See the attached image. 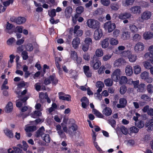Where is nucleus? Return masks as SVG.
<instances>
[{"label": "nucleus", "instance_id": "obj_58", "mask_svg": "<svg viewBox=\"0 0 153 153\" xmlns=\"http://www.w3.org/2000/svg\"><path fill=\"white\" fill-rule=\"evenodd\" d=\"M108 123L114 128L115 127L116 125V121L112 119H110L108 120Z\"/></svg>", "mask_w": 153, "mask_h": 153}, {"label": "nucleus", "instance_id": "obj_33", "mask_svg": "<svg viewBox=\"0 0 153 153\" xmlns=\"http://www.w3.org/2000/svg\"><path fill=\"white\" fill-rule=\"evenodd\" d=\"M104 82L105 85L107 86H111L113 84L112 80L110 78H108L104 80Z\"/></svg>", "mask_w": 153, "mask_h": 153}, {"label": "nucleus", "instance_id": "obj_4", "mask_svg": "<svg viewBox=\"0 0 153 153\" xmlns=\"http://www.w3.org/2000/svg\"><path fill=\"white\" fill-rule=\"evenodd\" d=\"M80 28L79 26L76 25L74 26V30L73 29H71L70 30V33L73 30L74 36H81L82 34L83 31L82 30L80 29Z\"/></svg>", "mask_w": 153, "mask_h": 153}, {"label": "nucleus", "instance_id": "obj_31", "mask_svg": "<svg viewBox=\"0 0 153 153\" xmlns=\"http://www.w3.org/2000/svg\"><path fill=\"white\" fill-rule=\"evenodd\" d=\"M130 32L128 31L124 32L122 35V38L123 39H127L130 37Z\"/></svg>", "mask_w": 153, "mask_h": 153}, {"label": "nucleus", "instance_id": "obj_23", "mask_svg": "<svg viewBox=\"0 0 153 153\" xmlns=\"http://www.w3.org/2000/svg\"><path fill=\"white\" fill-rule=\"evenodd\" d=\"M103 114L107 116L111 115L112 113V111L111 109L109 107H106L102 111Z\"/></svg>", "mask_w": 153, "mask_h": 153}, {"label": "nucleus", "instance_id": "obj_17", "mask_svg": "<svg viewBox=\"0 0 153 153\" xmlns=\"http://www.w3.org/2000/svg\"><path fill=\"white\" fill-rule=\"evenodd\" d=\"M13 103L10 102H9L5 108V111L7 113L11 112L13 109Z\"/></svg>", "mask_w": 153, "mask_h": 153}, {"label": "nucleus", "instance_id": "obj_35", "mask_svg": "<svg viewBox=\"0 0 153 153\" xmlns=\"http://www.w3.org/2000/svg\"><path fill=\"white\" fill-rule=\"evenodd\" d=\"M134 73L136 74L140 73L141 71V68L138 65H136L134 67Z\"/></svg>", "mask_w": 153, "mask_h": 153}, {"label": "nucleus", "instance_id": "obj_18", "mask_svg": "<svg viewBox=\"0 0 153 153\" xmlns=\"http://www.w3.org/2000/svg\"><path fill=\"white\" fill-rule=\"evenodd\" d=\"M82 102V106L83 108H86L88 105L89 101L87 98L85 97H82L81 100Z\"/></svg>", "mask_w": 153, "mask_h": 153}, {"label": "nucleus", "instance_id": "obj_27", "mask_svg": "<svg viewBox=\"0 0 153 153\" xmlns=\"http://www.w3.org/2000/svg\"><path fill=\"white\" fill-rule=\"evenodd\" d=\"M145 85L144 83H141L139 84L137 88V91L139 92H143L145 90Z\"/></svg>", "mask_w": 153, "mask_h": 153}, {"label": "nucleus", "instance_id": "obj_28", "mask_svg": "<svg viewBox=\"0 0 153 153\" xmlns=\"http://www.w3.org/2000/svg\"><path fill=\"white\" fill-rule=\"evenodd\" d=\"M49 79H50L51 82L53 85H56L58 82V80L54 75L50 76Z\"/></svg>", "mask_w": 153, "mask_h": 153}, {"label": "nucleus", "instance_id": "obj_3", "mask_svg": "<svg viewBox=\"0 0 153 153\" xmlns=\"http://www.w3.org/2000/svg\"><path fill=\"white\" fill-rule=\"evenodd\" d=\"M104 28L109 32H111L116 28V25L114 23H111V21H109L105 23Z\"/></svg>", "mask_w": 153, "mask_h": 153}, {"label": "nucleus", "instance_id": "obj_44", "mask_svg": "<svg viewBox=\"0 0 153 153\" xmlns=\"http://www.w3.org/2000/svg\"><path fill=\"white\" fill-rule=\"evenodd\" d=\"M135 124L136 126L140 128H143L144 126V123L141 121H136Z\"/></svg>", "mask_w": 153, "mask_h": 153}, {"label": "nucleus", "instance_id": "obj_37", "mask_svg": "<svg viewBox=\"0 0 153 153\" xmlns=\"http://www.w3.org/2000/svg\"><path fill=\"white\" fill-rule=\"evenodd\" d=\"M93 112L94 114L98 117L103 118L104 117V116L100 112L95 109H93Z\"/></svg>", "mask_w": 153, "mask_h": 153}, {"label": "nucleus", "instance_id": "obj_30", "mask_svg": "<svg viewBox=\"0 0 153 153\" xmlns=\"http://www.w3.org/2000/svg\"><path fill=\"white\" fill-rule=\"evenodd\" d=\"M26 21V19L23 17H19L17 18L16 23L20 25L24 23Z\"/></svg>", "mask_w": 153, "mask_h": 153}, {"label": "nucleus", "instance_id": "obj_7", "mask_svg": "<svg viewBox=\"0 0 153 153\" xmlns=\"http://www.w3.org/2000/svg\"><path fill=\"white\" fill-rule=\"evenodd\" d=\"M144 49V45L142 43L139 42L136 43L134 47V51L137 53H140Z\"/></svg>", "mask_w": 153, "mask_h": 153}, {"label": "nucleus", "instance_id": "obj_43", "mask_svg": "<svg viewBox=\"0 0 153 153\" xmlns=\"http://www.w3.org/2000/svg\"><path fill=\"white\" fill-rule=\"evenodd\" d=\"M149 76V73L146 71L142 72L140 74V77L142 79L145 80Z\"/></svg>", "mask_w": 153, "mask_h": 153}, {"label": "nucleus", "instance_id": "obj_2", "mask_svg": "<svg viewBox=\"0 0 153 153\" xmlns=\"http://www.w3.org/2000/svg\"><path fill=\"white\" fill-rule=\"evenodd\" d=\"M91 65L94 69L96 70L100 66L101 62L98 60L97 57L94 56L92 59L91 61Z\"/></svg>", "mask_w": 153, "mask_h": 153}, {"label": "nucleus", "instance_id": "obj_64", "mask_svg": "<svg viewBox=\"0 0 153 153\" xmlns=\"http://www.w3.org/2000/svg\"><path fill=\"white\" fill-rule=\"evenodd\" d=\"M48 14L51 17H53L55 16L56 15L55 10L53 9L50 11L48 10Z\"/></svg>", "mask_w": 153, "mask_h": 153}, {"label": "nucleus", "instance_id": "obj_19", "mask_svg": "<svg viewBox=\"0 0 153 153\" xmlns=\"http://www.w3.org/2000/svg\"><path fill=\"white\" fill-rule=\"evenodd\" d=\"M44 131L45 129L44 127L43 126H42L36 132L35 136L36 137H39L40 136L42 137V134H44Z\"/></svg>", "mask_w": 153, "mask_h": 153}, {"label": "nucleus", "instance_id": "obj_39", "mask_svg": "<svg viewBox=\"0 0 153 153\" xmlns=\"http://www.w3.org/2000/svg\"><path fill=\"white\" fill-rule=\"evenodd\" d=\"M25 130L26 132H28L36 130V128L35 126H30L27 127Z\"/></svg>", "mask_w": 153, "mask_h": 153}, {"label": "nucleus", "instance_id": "obj_42", "mask_svg": "<svg viewBox=\"0 0 153 153\" xmlns=\"http://www.w3.org/2000/svg\"><path fill=\"white\" fill-rule=\"evenodd\" d=\"M110 8L112 10L117 11L120 8V5L116 3L111 4L110 5Z\"/></svg>", "mask_w": 153, "mask_h": 153}, {"label": "nucleus", "instance_id": "obj_53", "mask_svg": "<svg viewBox=\"0 0 153 153\" xmlns=\"http://www.w3.org/2000/svg\"><path fill=\"white\" fill-rule=\"evenodd\" d=\"M23 27L22 26H17L15 29L14 32L15 33L19 32L22 33Z\"/></svg>", "mask_w": 153, "mask_h": 153}, {"label": "nucleus", "instance_id": "obj_20", "mask_svg": "<svg viewBox=\"0 0 153 153\" xmlns=\"http://www.w3.org/2000/svg\"><path fill=\"white\" fill-rule=\"evenodd\" d=\"M13 27V25L8 22L6 25V32L9 34H12L13 32L12 29Z\"/></svg>", "mask_w": 153, "mask_h": 153}, {"label": "nucleus", "instance_id": "obj_48", "mask_svg": "<svg viewBox=\"0 0 153 153\" xmlns=\"http://www.w3.org/2000/svg\"><path fill=\"white\" fill-rule=\"evenodd\" d=\"M26 50L28 51H31L33 50V46L31 43H28L25 45Z\"/></svg>", "mask_w": 153, "mask_h": 153}, {"label": "nucleus", "instance_id": "obj_41", "mask_svg": "<svg viewBox=\"0 0 153 153\" xmlns=\"http://www.w3.org/2000/svg\"><path fill=\"white\" fill-rule=\"evenodd\" d=\"M15 57V56L13 54H11L10 56V60L8 62V67L10 68L12 66V64L13 62V59Z\"/></svg>", "mask_w": 153, "mask_h": 153}, {"label": "nucleus", "instance_id": "obj_8", "mask_svg": "<svg viewBox=\"0 0 153 153\" xmlns=\"http://www.w3.org/2000/svg\"><path fill=\"white\" fill-rule=\"evenodd\" d=\"M131 13L134 14H140L141 12V8L140 6H135L129 9Z\"/></svg>", "mask_w": 153, "mask_h": 153}, {"label": "nucleus", "instance_id": "obj_45", "mask_svg": "<svg viewBox=\"0 0 153 153\" xmlns=\"http://www.w3.org/2000/svg\"><path fill=\"white\" fill-rule=\"evenodd\" d=\"M146 89L149 93L152 94L153 93V85L152 84H148L146 86Z\"/></svg>", "mask_w": 153, "mask_h": 153}, {"label": "nucleus", "instance_id": "obj_63", "mask_svg": "<svg viewBox=\"0 0 153 153\" xmlns=\"http://www.w3.org/2000/svg\"><path fill=\"white\" fill-rule=\"evenodd\" d=\"M84 8L82 6H79L77 7L76 9V11L77 13L81 14L84 11Z\"/></svg>", "mask_w": 153, "mask_h": 153}, {"label": "nucleus", "instance_id": "obj_22", "mask_svg": "<svg viewBox=\"0 0 153 153\" xmlns=\"http://www.w3.org/2000/svg\"><path fill=\"white\" fill-rule=\"evenodd\" d=\"M143 37L145 39H149L153 37V33L150 32H145L143 35Z\"/></svg>", "mask_w": 153, "mask_h": 153}, {"label": "nucleus", "instance_id": "obj_16", "mask_svg": "<svg viewBox=\"0 0 153 153\" xmlns=\"http://www.w3.org/2000/svg\"><path fill=\"white\" fill-rule=\"evenodd\" d=\"M73 9L70 6L67 7L65 10V17L67 18H69L72 13Z\"/></svg>", "mask_w": 153, "mask_h": 153}, {"label": "nucleus", "instance_id": "obj_9", "mask_svg": "<svg viewBox=\"0 0 153 153\" xmlns=\"http://www.w3.org/2000/svg\"><path fill=\"white\" fill-rule=\"evenodd\" d=\"M120 70L119 69L115 70L111 75V78L112 79L115 81L117 82L120 76Z\"/></svg>", "mask_w": 153, "mask_h": 153}, {"label": "nucleus", "instance_id": "obj_14", "mask_svg": "<svg viewBox=\"0 0 153 153\" xmlns=\"http://www.w3.org/2000/svg\"><path fill=\"white\" fill-rule=\"evenodd\" d=\"M84 72L87 77H90L92 76V73L90 69V67L88 66L85 65L83 67Z\"/></svg>", "mask_w": 153, "mask_h": 153}, {"label": "nucleus", "instance_id": "obj_6", "mask_svg": "<svg viewBox=\"0 0 153 153\" xmlns=\"http://www.w3.org/2000/svg\"><path fill=\"white\" fill-rule=\"evenodd\" d=\"M151 12L149 11H145L141 15L140 18H139V21L143 22V20H147L149 19L151 16Z\"/></svg>", "mask_w": 153, "mask_h": 153}, {"label": "nucleus", "instance_id": "obj_15", "mask_svg": "<svg viewBox=\"0 0 153 153\" xmlns=\"http://www.w3.org/2000/svg\"><path fill=\"white\" fill-rule=\"evenodd\" d=\"M131 16V15L130 13L126 12L120 13L119 15L118 18L120 19L124 20L130 18Z\"/></svg>", "mask_w": 153, "mask_h": 153}, {"label": "nucleus", "instance_id": "obj_51", "mask_svg": "<svg viewBox=\"0 0 153 153\" xmlns=\"http://www.w3.org/2000/svg\"><path fill=\"white\" fill-rule=\"evenodd\" d=\"M100 2L103 5L107 7L110 4V0H100Z\"/></svg>", "mask_w": 153, "mask_h": 153}, {"label": "nucleus", "instance_id": "obj_10", "mask_svg": "<svg viewBox=\"0 0 153 153\" xmlns=\"http://www.w3.org/2000/svg\"><path fill=\"white\" fill-rule=\"evenodd\" d=\"M103 33L102 30L100 28L96 29L94 33V37L96 40H100L102 36Z\"/></svg>", "mask_w": 153, "mask_h": 153}, {"label": "nucleus", "instance_id": "obj_26", "mask_svg": "<svg viewBox=\"0 0 153 153\" xmlns=\"http://www.w3.org/2000/svg\"><path fill=\"white\" fill-rule=\"evenodd\" d=\"M42 139L46 143H49L51 141V138L48 134H44L42 135Z\"/></svg>", "mask_w": 153, "mask_h": 153}, {"label": "nucleus", "instance_id": "obj_50", "mask_svg": "<svg viewBox=\"0 0 153 153\" xmlns=\"http://www.w3.org/2000/svg\"><path fill=\"white\" fill-rule=\"evenodd\" d=\"M110 43L111 45H116L119 43L117 39L114 38H111L110 40Z\"/></svg>", "mask_w": 153, "mask_h": 153}, {"label": "nucleus", "instance_id": "obj_49", "mask_svg": "<svg viewBox=\"0 0 153 153\" xmlns=\"http://www.w3.org/2000/svg\"><path fill=\"white\" fill-rule=\"evenodd\" d=\"M42 114V113L40 111H35L34 112L33 114L31 115V117L33 118H36L39 116H41Z\"/></svg>", "mask_w": 153, "mask_h": 153}, {"label": "nucleus", "instance_id": "obj_38", "mask_svg": "<svg viewBox=\"0 0 153 153\" xmlns=\"http://www.w3.org/2000/svg\"><path fill=\"white\" fill-rule=\"evenodd\" d=\"M143 65L145 68L147 70H149L152 66L150 62L148 61L143 62Z\"/></svg>", "mask_w": 153, "mask_h": 153}, {"label": "nucleus", "instance_id": "obj_59", "mask_svg": "<svg viewBox=\"0 0 153 153\" xmlns=\"http://www.w3.org/2000/svg\"><path fill=\"white\" fill-rule=\"evenodd\" d=\"M121 132L124 134L126 135L128 133V130L125 126H121L120 128Z\"/></svg>", "mask_w": 153, "mask_h": 153}, {"label": "nucleus", "instance_id": "obj_11", "mask_svg": "<svg viewBox=\"0 0 153 153\" xmlns=\"http://www.w3.org/2000/svg\"><path fill=\"white\" fill-rule=\"evenodd\" d=\"M126 62L125 59L123 58H119L115 60L114 62V66L115 67H119L122 65H125Z\"/></svg>", "mask_w": 153, "mask_h": 153}, {"label": "nucleus", "instance_id": "obj_12", "mask_svg": "<svg viewBox=\"0 0 153 153\" xmlns=\"http://www.w3.org/2000/svg\"><path fill=\"white\" fill-rule=\"evenodd\" d=\"M80 43V39L78 37H76L74 38L72 42V47L74 49L78 48L79 45Z\"/></svg>", "mask_w": 153, "mask_h": 153}, {"label": "nucleus", "instance_id": "obj_56", "mask_svg": "<svg viewBox=\"0 0 153 153\" xmlns=\"http://www.w3.org/2000/svg\"><path fill=\"white\" fill-rule=\"evenodd\" d=\"M141 38L140 35L137 33L135 34L133 37V40L134 41H137L140 40Z\"/></svg>", "mask_w": 153, "mask_h": 153}, {"label": "nucleus", "instance_id": "obj_52", "mask_svg": "<svg viewBox=\"0 0 153 153\" xmlns=\"http://www.w3.org/2000/svg\"><path fill=\"white\" fill-rule=\"evenodd\" d=\"M129 82H131L133 84L134 87L136 89L138 85H139V81L138 80L136 81H134L131 79L129 80Z\"/></svg>", "mask_w": 153, "mask_h": 153}, {"label": "nucleus", "instance_id": "obj_32", "mask_svg": "<svg viewBox=\"0 0 153 153\" xmlns=\"http://www.w3.org/2000/svg\"><path fill=\"white\" fill-rule=\"evenodd\" d=\"M129 28L130 30L133 33H136L138 30V27L135 25L130 24L129 26Z\"/></svg>", "mask_w": 153, "mask_h": 153}, {"label": "nucleus", "instance_id": "obj_62", "mask_svg": "<svg viewBox=\"0 0 153 153\" xmlns=\"http://www.w3.org/2000/svg\"><path fill=\"white\" fill-rule=\"evenodd\" d=\"M77 57V53L74 51H71V57L73 59H75Z\"/></svg>", "mask_w": 153, "mask_h": 153}, {"label": "nucleus", "instance_id": "obj_57", "mask_svg": "<svg viewBox=\"0 0 153 153\" xmlns=\"http://www.w3.org/2000/svg\"><path fill=\"white\" fill-rule=\"evenodd\" d=\"M91 39L89 37H87L85 39L83 43L89 46L92 43Z\"/></svg>", "mask_w": 153, "mask_h": 153}, {"label": "nucleus", "instance_id": "obj_47", "mask_svg": "<svg viewBox=\"0 0 153 153\" xmlns=\"http://www.w3.org/2000/svg\"><path fill=\"white\" fill-rule=\"evenodd\" d=\"M1 0L5 7L8 6L10 4H12L13 1V0H7L6 1H4V0Z\"/></svg>", "mask_w": 153, "mask_h": 153}, {"label": "nucleus", "instance_id": "obj_34", "mask_svg": "<svg viewBox=\"0 0 153 153\" xmlns=\"http://www.w3.org/2000/svg\"><path fill=\"white\" fill-rule=\"evenodd\" d=\"M128 58L129 61L131 62H134L137 59V56L136 55L131 53L128 55Z\"/></svg>", "mask_w": 153, "mask_h": 153}, {"label": "nucleus", "instance_id": "obj_61", "mask_svg": "<svg viewBox=\"0 0 153 153\" xmlns=\"http://www.w3.org/2000/svg\"><path fill=\"white\" fill-rule=\"evenodd\" d=\"M15 41L16 40L14 38L11 37L8 39L7 43V45H10Z\"/></svg>", "mask_w": 153, "mask_h": 153}, {"label": "nucleus", "instance_id": "obj_24", "mask_svg": "<svg viewBox=\"0 0 153 153\" xmlns=\"http://www.w3.org/2000/svg\"><path fill=\"white\" fill-rule=\"evenodd\" d=\"M4 133L6 135L10 138H13L14 137L13 131L10 129L6 128L4 131Z\"/></svg>", "mask_w": 153, "mask_h": 153}, {"label": "nucleus", "instance_id": "obj_60", "mask_svg": "<svg viewBox=\"0 0 153 153\" xmlns=\"http://www.w3.org/2000/svg\"><path fill=\"white\" fill-rule=\"evenodd\" d=\"M27 52L26 51H23L22 53V56L24 60H26L28 57Z\"/></svg>", "mask_w": 153, "mask_h": 153}, {"label": "nucleus", "instance_id": "obj_21", "mask_svg": "<svg viewBox=\"0 0 153 153\" xmlns=\"http://www.w3.org/2000/svg\"><path fill=\"white\" fill-rule=\"evenodd\" d=\"M125 72L127 76H129L133 74L131 66L129 65H127L125 68Z\"/></svg>", "mask_w": 153, "mask_h": 153}, {"label": "nucleus", "instance_id": "obj_25", "mask_svg": "<svg viewBox=\"0 0 153 153\" xmlns=\"http://www.w3.org/2000/svg\"><path fill=\"white\" fill-rule=\"evenodd\" d=\"M108 38H106L101 41V46L102 48H105L108 46Z\"/></svg>", "mask_w": 153, "mask_h": 153}, {"label": "nucleus", "instance_id": "obj_55", "mask_svg": "<svg viewBox=\"0 0 153 153\" xmlns=\"http://www.w3.org/2000/svg\"><path fill=\"white\" fill-rule=\"evenodd\" d=\"M127 91V88L125 85H123L120 87V92L122 94H124Z\"/></svg>", "mask_w": 153, "mask_h": 153}, {"label": "nucleus", "instance_id": "obj_40", "mask_svg": "<svg viewBox=\"0 0 153 153\" xmlns=\"http://www.w3.org/2000/svg\"><path fill=\"white\" fill-rule=\"evenodd\" d=\"M89 46L84 43L83 42H82L81 48L82 50L84 52L87 51L89 49Z\"/></svg>", "mask_w": 153, "mask_h": 153}, {"label": "nucleus", "instance_id": "obj_13", "mask_svg": "<svg viewBox=\"0 0 153 153\" xmlns=\"http://www.w3.org/2000/svg\"><path fill=\"white\" fill-rule=\"evenodd\" d=\"M119 104L117 105V106L118 108H124L126 106L127 101L126 99L121 98L119 100Z\"/></svg>", "mask_w": 153, "mask_h": 153}, {"label": "nucleus", "instance_id": "obj_36", "mask_svg": "<svg viewBox=\"0 0 153 153\" xmlns=\"http://www.w3.org/2000/svg\"><path fill=\"white\" fill-rule=\"evenodd\" d=\"M134 0H126L125 1H123V5L124 6H127L133 4Z\"/></svg>", "mask_w": 153, "mask_h": 153}, {"label": "nucleus", "instance_id": "obj_29", "mask_svg": "<svg viewBox=\"0 0 153 153\" xmlns=\"http://www.w3.org/2000/svg\"><path fill=\"white\" fill-rule=\"evenodd\" d=\"M95 55L94 56H95L96 57L102 56L103 55V53L102 49L101 48L97 49L95 51Z\"/></svg>", "mask_w": 153, "mask_h": 153}, {"label": "nucleus", "instance_id": "obj_1", "mask_svg": "<svg viewBox=\"0 0 153 153\" xmlns=\"http://www.w3.org/2000/svg\"><path fill=\"white\" fill-rule=\"evenodd\" d=\"M86 24L88 27L93 29L100 28V22L98 21L93 19H90L88 20Z\"/></svg>", "mask_w": 153, "mask_h": 153}, {"label": "nucleus", "instance_id": "obj_54", "mask_svg": "<svg viewBox=\"0 0 153 153\" xmlns=\"http://www.w3.org/2000/svg\"><path fill=\"white\" fill-rule=\"evenodd\" d=\"M65 95H64L63 96L60 97L59 99L60 100H67V101H71V97L70 95H66L68 97H65Z\"/></svg>", "mask_w": 153, "mask_h": 153}, {"label": "nucleus", "instance_id": "obj_5", "mask_svg": "<svg viewBox=\"0 0 153 153\" xmlns=\"http://www.w3.org/2000/svg\"><path fill=\"white\" fill-rule=\"evenodd\" d=\"M77 126L75 123H72L71 125L68 126V134L72 136L74 135L77 130Z\"/></svg>", "mask_w": 153, "mask_h": 153}, {"label": "nucleus", "instance_id": "obj_46", "mask_svg": "<svg viewBox=\"0 0 153 153\" xmlns=\"http://www.w3.org/2000/svg\"><path fill=\"white\" fill-rule=\"evenodd\" d=\"M127 81V79L126 76H122L120 77L119 83L120 84H126Z\"/></svg>", "mask_w": 153, "mask_h": 153}]
</instances>
